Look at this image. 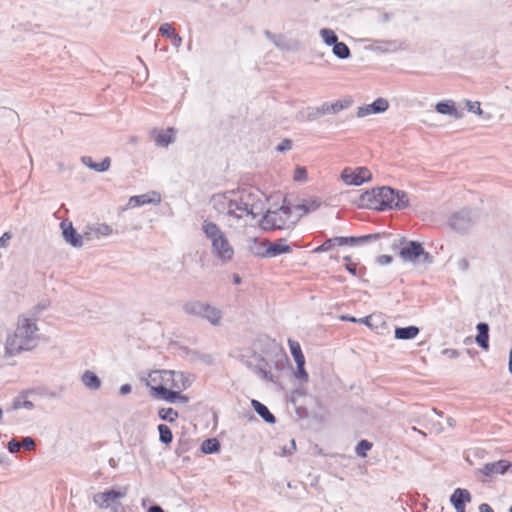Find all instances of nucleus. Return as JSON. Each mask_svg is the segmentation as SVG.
Here are the masks:
<instances>
[{
  "instance_id": "f257e3e1",
  "label": "nucleus",
  "mask_w": 512,
  "mask_h": 512,
  "mask_svg": "<svg viewBox=\"0 0 512 512\" xmlns=\"http://www.w3.org/2000/svg\"><path fill=\"white\" fill-rule=\"evenodd\" d=\"M146 384L155 398L168 402L178 400L187 403L189 401V397L181 393L190 386L191 381L182 372L155 370L149 373Z\"/></svg>"
},
{
  "instance_id": "f03ea898",
  "label": "nucleus",
  "mask_w": 512,
  "mask_h": 512,
  "mask_svg": "<svg viewBox=\"0 0 512 512\" xmlns=\"http://www.w3.org/2000/svg\"><path fill=\"white\" fill-rule=\"evenodd\" d=\"M253 196V193L247 190L229 191L214 195L212 204L215 210L226 215L229 220L255 219L259 211Z\"/></svg>"
},
{
  "instance_id": "7ed1b4c3",
  "label": "nucleus",
  "mask_w": 512,
  "mask_h": 512,
  "mask_svg": "<svg viewBox=\"0 0 512 512\" xmlns=\"http://www.w3.org/2000/svg\"><path fill=\"white\" fill-rule=\"evenodd\" d=\"M407 202L405 193L400 195L389 187L373 188L360 196L361 206L378 211L393 207L402 208L407 205Z\"/></svg>"
},
{
  "instance_id": "20e7f679",
  "label": "nucleus",
  "mask_w": 512,
  "mask_h": 512,
  "mask_svg": "<svg viewBox=\"0 0 512 512\" xmlns=\"http://www.w3.org/2000/svg\"><path fill=\"white\" fill-rule=\"evenodd\" d=\"M36 331L37 325L34 321L25 317L19 318L15 332L7 338V353L15 355L34 348L36 345Z\"/></svg>"
},
{
  "instance_id": "39448f33",
  "label": "nucleus",
  "mask_w": 512,
  "mask_h": 512,
  "mask_svg": "<svg viewBox=\"0 0 512 512\" xmlns=\"http://www.w3.org/2000/svg\"><path fill=\"white\" fill-rule=\"evenodd\" d=\"M320 206L317 200H304L301 204H284L277 211L270 212L266 218L272 221L273 226L282 229L288 223H295L300 217Z\"/></svg>"
},
{
  "instance_id": "423d86ee",
  "label": "nucleus",
  "mask_w": 512,
  "mask_h": 512,
  "mask_svg": "<svg viewBox=\"0 0 512 512\" xmlns=\"http://www.w3.org/2000/svg\"><path fill=\"white\" fill-rule=\"evenodd\" d=\"M203 230L207 237L211 239L213 251L216 256L222 261H230L233 258L234 250L217 225L205 221Z\"/></svg>"
},
{
  "instance_id": "0eeeda50",
  "label": "nucleus",
  "mask_w": 512,
  "mask_h": 512,
  "mask_svg": "<svg viewBox=\"0 0 512 512\" xmlns=\"http://www.w3.org/2000/svg\"><path fill=\"white\" fill-rule=\"evenodd\" d=\"M184 310L188 314L202 316L213 325H219L222 317V313L218 308L199 301L185 304Z\"/></svg>"
},
{
  "instance_id": "6e6552de",
  "label": "nucleus",
  "mask_w": 512,
  "mask_h": 512,
  "mask_svg": "<svg viewBox=\"0 0 512 512\" xmlns=\"http://www.w3.org/2000/svg\"><path fill=\"white\" fill-rule=\"evenodd\" d=\"M340 177L346 185L359 186L369 182L372 179V173L366 167H345Z\"/></svg>"
},
{
  "instance_id": "1a4fd4ad",
  "label": "nucleus",
  "mask_w": 512,
  "mask_h": 512,
  "mask_svg": "<svg viewBox=\"0 0 512 512\" xmlns=\"http://www.w3.org/2000/svg\"><path fill=\"white\" fill-rule=\"evenodd\" d=\"M377 238V235H368L361 238H355V237H334L327 239L323 244L318 246L314 249V252L320 253V252H327L331 250L335 246H345V245H353L357 243L359 240H368V239H375Z\"/></svg>"
},
{
  "instance_id": "9d476101",
  "label": "nucleus",
  "mask_w": 512,
  "mask_h": 512,
  "mask_svg": "<svg viewBox=\"0 0 512 512\" xmlns=\"http://www.w3.org/2000/svg\"><path fill=\"white\" fill-rule=\"evenodd\" d=\"M260 245L265 249L264 252L258 253L262 257H275L291 252V247L286 243L285 239H279L275 242L264 239L260 241Z\"/></svg>"
},
{
  "instance_id": "9b49d317",
  "label": "nucleus",
  "mask_w": 512,
  "mask_h": 512,
  "mask_svg": "<svg viewBox=\"0 0 512 512\" xmlns=\"http://www.w3.org/2000/svg\"><path fill=\"white\" fill-rule=\"evenodd\" d=\"M127 494V489H119V490H108L101 493H98L95 496V502L98 504L100 508H108L111 504L117 502L119 499L125 497Z\"/></svg>"
},
{
  "instance_id": "f8f14e48",
  "label": "nucleus",
  "mask_w": 512,
  "mask_h": 512,
  "mask_svg": "<svg viewBox=\"0 0 512 512\" xmlns=\"http://www.w3.org/2000/svg\"><path fill=\"white\" fill-rule=\"evenodd\" d=\"M60 226L66 242L70 243L74 247L82 246V236L77 233L71 222L62 221Z\"/></svg>"
},
{
  "instance_id": "ddd939ff",
  "label": "nucleus",
  "mask_w": 512,
  "mask_h": 512,
  "mask_svg": "<svg viewBox=\"0 0 512 512\" xmlns=\"http://www.w3.org/2000/svg\"><path fill=\"white\" fill-rule=\"evenodd\" d=\"M450 500L457 512H465V504L471 501V495L468 490L457 488Z\"/></svg>"
},
{
  "instance_id": "4468645a",
  "label": "nucleus",
  "mask_w": 512,
  "mask_h": 512,
  "mask_svg": "<svg viewBox=\"0 0 512 512\" xmlns=\"http://www.w3.org/2000/svg\"><path fill=\"white\" fill-rule=\"evenodd\" d=\"M114 233V229L107 223H96L88 227L86 234L92 238L108 237Z\"/></svg>"
},
{
  "instance_id": "2eb2a0df",
  "label": "nucleus",
  "mask_w": 512,
  "mask_h": 512,
  "mask_svg": "<svg viewBox=\"0 0 512 512\" xmlns=\"http://www.w3.org/2000/svg\"><path fill=\"white\" fill-rule=\"evenodd\" d=\"M511 464L507 460H499L497 462L488 463L483 467V473L486 476H493L495 474H504Z\"/></svg>"
},
{
  "instance_id": "dca6fc26",
  "label": "nucleus",
  "mask_w": 512,
  "mask_h": 512,
  "mask_svg": "<svg viewBox=\"0 0 512 512\" xmlns=\"http://www.w3.org/2000/svg\"><path fill=\"white\" fill-rule=\"evenodd\" d=\"M423 253L420 243L410 242L406 247L402 248L400 255L405 260L414 261Z\"/></svg>"
},
{
  "instance_id": "f3484780",
  "label": "nucleus",
  "mask_w": 512,
  "mask_h": 512,
  "mask_svg": "<svg viewBox=\"0 0 512 512\" xmlns=\"http://www.w3.org/2000/svg\"><path fill=\"white\" fill-rule=\"evenodd\" d=\"M160 202V195L152 192L151 194H143V195H137L132 196L129 199V205L132 207L141 206L148 203H159Z\"/></svg>"
},
{
  "instance_id": "a211bd4d",
  "label": "nucleus",
  "mask_w": 512,
  "mask_h": 512,
  "mask_svg": "<svg viewBox=\"0 0 512 512\" xmlns=\"http://www.w3.org/2000/svg\"><path fill=\"white\" fill-rule=\"evenodd\" d=\"M477 330L476 342L480 347L487 350L489 348V327L486 323H479Z\"/></svg>"
},
{
  "instance_id": "6ab92c4d",
  "label": "nucleus",
  "mask_w": 512,
  "mask_h": 512,
  "mask_svg": "<svg viewBox=\"0 0 512 512\" xmlns=\"http://www.w3.org/2000/svg\"><path fill=\"white\" fill-rule=\"evenodd\" d=\"M419 334V328L416 326L398 327L395 329V338L400 340H409Z\"/></svg>"
},
{
  "instance_id": "aec40b11",
  "label": "nucleus",
  "mask_w": 512,
  "mask_h": 512,
  "mask_svg": "<svg viewBox=\"0 0 512 512\" xmlns=\"http://www.w3.org/2000/svg\"><path fill=\"white\" fill-rule=\"evenodd\" d=\"M251 405L254 408V410L268 423H274L275 417L274 415L268 410V408L259 402L258 400L253 399L251 401Z\"/></svg>"
},
{
  "instance_id": "412c9836",
  "label": "nucleus",
  "mask_w": 512,
  "mask_h": 512,
  "mask_svg": "<svg viewBox=\"0 0 512 512\" xmlns=\"http://www.w3.org/2000/svg\"><path fill=\"white\" fill-rule=\"evenodd\" d=\"M82 161L86 166H88L98 172H104V171L108 170L110 167V158L109 157H106L99 163H94L92 161L91 157H83Z\"/></svg>"
},
{
  "instance_id": "4be33fe9",
  "label": "nucleus",
  "mask_w": 512,
  "mask_h": 512,
  "mask_svg": "<svg viewBox=\"0 0 512 512\" xmlns=\"http://www.w3.org/2000/svg\"><path fill=\"white\" fill-rule=\"evenodd\" d=\"M288 345H289L290 352H291L296 364H302V362H305V357L302 352L300 343L298 341L289 339Z\"/></svg>"
},
{
  "instance_id": "5701e85b",
  "label": "nucleus",
  "mask_w": 512,
  "mask_h": 512,
  "mask_svg": "<svg viewBox=\"0 0 512 512\" xmlns=\"http://www.w3.org/2000/svg\"><path fill=\"white\" fill-rule=\"evenodd\" d=\"M84 385L90 389H98L101 385L100 379L91 371H86L82 376Z\"/></svg>"
},
{
  "instance_id": "b1692460",
  "label": "nucleus",
  "mask_w": 512,
  "mask_h": 512,
  "mask_svg": "<svg viewBox=\"0 0 512 512\" xmlns=\"http://www.w3.org/2000/svg\"><path fill=\"white\" fill-rule=\"evenodd\" d=\"M175 130L169 128L160 132L156 137V143L161 146H167L174 141Z\"/></svg>"
},
{
  "instance_id": "393cba45",
  "label": "nucleus",
  "mask_w": 512,
  "mask_h": 512,
  "mask_svg": "<svg viewBox=\"0 0 512 512\" xmlns=\"http://www.w3.org/2000/svg\"><path fill=\"white\" fill-rule=\"evenodd\" d=\"M158 415L162 420L168 421L170 423L175 422L179 417L178 412L171 407L159 409Z\"/></svg>"
},
{
  "instance_id": "a878e982",
  "label": "nucleus",
  "mask_w": 512,
  "mask_h": 512,
  "mask_svg": "<svg viewBox=\"0 0 512 512\" xmlns=\"http://www.w3.org/2000/svg\"><path fill=\"white\" fill-rule=\"evenodd\" d=\"M436 111L440 114L456 115L457 110L452 101L439 102L436 105Z\"/></svg>"
},
{
  "instance_id": "bb28decb",
  "label": "nucleus",
  "mask_w": 512,
  "mask_h": 512,
  "mask_svg": "<svg viewBox=\"0 0 512 512\" xmlns=\"http://www.w3.org/2000/svg\"><path fill=\"white\" fill-rule=\"evenodd\" d=\"M333 53L341 59H346L350 55V49L344 42L337 41L333 45Z\"/></svg>"
},
{
  "instance_id": "cd10ccee",
  "label": "nucleus",
  "mask_w": 512,
  "mask_h": 512,
  "mask_svg": "<svg viewBox=\"0 0 512 512\" xmlns=\"http://www.w3.org/2000/svg\"><path fill=\"white\" fill-rule=\"evenodd\" d=\"M160 441L165 444H170L173 440V434L171 429L164 424L158 426Z\"/></svg>"
},
{
  "instance_id": "c85d7f7f",
  "label": "nucleus",
  "mask_w": 512,
  "mask_h": 512,
  "mask_svg": "<svg viewBox=\"0 0 512 512\" xmlns=\"http://www.w3.org/2000/svg\"><path fill=\"white\" fill-rule=\"evenodd\" d=\"M320 35L323 39V41L325 42V44L331 46V45H334L337 41H338V38L335 34V32L331 29H322L320 31Z\"/></svg>"
},
{
  "instance_id": "c756f323",
  "label": "nucleus",
  "mask_w": 512,
  "mask_h": 512,
  "mask_svg": "<svg viewBox=\"0 0 512 512\" xmlns=\"http://www.w3.org/2000/svg\"><path fill=\"white\" fill-rule=\"evenodd\" d=\"M372 446L373 444L368 440H361L355 448L356 454L359 457L364 458L367 456V452L371 450Z\"/></svg>"
},
{
  "instance_id": "7c9ffc66",
  "label": "nucleus",
  "mask_w": 512,
  "mask_h": 512,
  "mask_svg": "<svg viewBox=\"0 0 512 512\" xmlns=\"http://www.w3.org/2000/svg\"><path fill=\"white\" fill-rule=\"evenodd\" d=\"M369 107H372L374 113H380L388 109L389 103L384 98H378L372 104H369Z\"/></svg>"
},
{
  "instance_id": "2f4dec72",
  "label": "nucleus",
  "mask_w": 512,
  "mask_h": 512,
  "mask_svg": "<svg viewBox=\"0 0 512 512\" xmlns=\"http://www.w3.org/2000/svg\"><path fill=\"white\" fill-rule=\"evenodd\" d=\"M219 442L216 439H207L202 443L204 453H213L219 450Z\"/></svg>"
},
{
  "instance_id": "473e14b6",
  "label": "nucleus",
  "mask_w": 512,
  "mask_h": 512,
  "mask_svg": "<svg viewBox=\"0 0 512 512\" xmlns=\"http://www.w3.org/2000/svg\"><path fill=\"white\" fill-rule=\"evenodd\" d=\"M350 104V101L348 100H344V101H336L330 105H326V108H325V111L326 112H332V113H337L339 111H341L342 109L348 107Z\"/></svg>"
},
{
  "instance_id": "72a5a7b5",
  "label": "nucleus",
  "mask_w": 512,
  "mask_h": 512,
  "mask_svg": "<svg viewBox=\"0 0 512 512\" xmlns=\"http://www.w3.org/2000/svg\"><path fill=\"white\" fill-rule=\"evenodd\" d=\"M308 178L307 170L305 167L298 166L294 170L293 179L295 181H306Z\"/></svg>"
},
{
  "instance_id": "f704fd0d",
  "label": "nucleus",
  "mask_w": 512,
  "mask_h": 512,
  "mask_svg": "<svg viewBox=\"0 0 512 512\" xmlns=\"http://www.w3.org/2000/svg\"><path fill=\"white\" fill-rule=\"evenodd\" d=\"M159 32L166 37H171L175 33L174 27L169 23H164L160 26Z\"/></svg>"
},
{
  "instance_id": "c9c22d12",
  "label": "nucleus",
  "mask_w": 512,
  "mask_h": 512,
  "mask_svg": "<svg viewBox=\"0 0 512 512\" xmlns=\"http://www.w3.org/2000/svg\"><path fill=\"white\" fill-rule=\"evenodd\" d=\"M344 261L346 262V269L352 274L357 275V266L356 262H353L350 256H345Z\"/></svg>"
},
{
  "instance_id": "e433bc0d",
  "label": "nucleus",
  "mask_w": 512,
  "mask_h": 512,
  "mask_svg": "<svg viewBox=\"0 0 512 512\" xmlns=\"http://www.w3.org/2000/svg\"><path fill=\"white\" fill-rule=\"evenodd\" d=\"M296 365H297L296 377L306 381L308 379V374L305 370V362H302V364H296Z\"/></svg>"
},
{
  "instance_id": "4c0bfd02",
  "label": "nucleus",
  "mask_w": 512,
  "mask_h": 512,
  "mask_svg": "<svg viewBox=\"0 0 512 512\" xmlns=\"http://www.w3.org/2000/svg\"><path fill=\"white\" fill-rule=\"evenodd\" d=\"M21 443V447L25 448L28 451H31L35 448V441L31 437H25Z\"/></svg>"
},
{
  "instance_id": "58836bf2",
  "label": "nucleus",
  "mask_w": 512,
  "mask_h": 512,
  "mask_svg": "<svg viewBox=\"0 0 512 512\" xmlns=\"http://www.w3.org/2000/svg\"><path fill=\"white\" fill-rule=\"evenodd\" d=\"M467 106L470 111L475 112L478 115H481L483 112L481 109L480 102H478V101H476V102L467 101Z\"/></svg>"
},
{
  "instance_id": "ea45409f",
  "label": "nucleus",
  "mask_w": 512,
  "mask_h": 512,
  "mask_svg": "<svg viewBox=\"0 0 512 512\" xmlns=\"http://www.w3.org/2000/svg\"><path fill=\"white\" fill-rule=\"evenodd\" d=\"M373 113H374V111L372 110V107H369V105H365L358 109L357 116L365 117V116L373 114Z\"/></svg>"
},
{
  "instance_id": "a19ab883",
  "label": "nucleus",
  "mask_w": 512,
  "mask_h": 512,
  "mask_svg": "<svg viewBox=\"0 0 512 512\" xmlns=\"http://www.w3.org/2000/svg\"><path fill=\"white\" fill-rule=\"evenodd\" d=\"M21 448V443L15 439L11 440L8 443V449L11 453L19 452Z\"/></svg>"
},
{
  "instance_id": "79ce46f5",
  "label": "nucleus",
  "mask_w": 512,
  "mask_h": 512,
  "mask_svg": "<svg viewBox=\"0 0 512 512\" xmlns=\"http://www.w3.org/2000/svg\"><path fill=\"white\" fill-rule=\"evenodd\" d=\"M340 319L342 321H349V322H358V319H356L355 317L353 316H345V315H342L340 316ZM368 320H369V317H366V318H363V319H360L359 322H362V323H365V324H368Z\"/></svg>"
},
{
  "instance_id": "37998d69",
  "label": "nucleus",
  "mask_w": 512,
  "mask_h": 512,
  "mask_svg": "<svg viewBox=\"0 0 512 512\" xmlns=\"http://www.w3.org/2000/svg\"><path fill=\"white\" fill-rule=\"evenodd\" d=\"M292 142L289 139H285L282 143L277 147V150L280 152L291 149Z\"/></svg>"
},
{
  "instance_id": "c03bdc74",
  "label": "nucleus",
  "mask_w": 512,
  "mask_h": 512,
  "mask_svg": "<svg viewBox=\"0 0 512 512\" xmlns=\"http://www.w3.org/2000/svg\"><path fill=\"white\" fill-rule=\"evenodd\" d=\"M10 239H11V234L9 232H5L0 237V247H2V248L7 247L8 246V242H9Z\"/></svg>"
},
{
  "instance_id": "a18cd8bd",
  "label": "nucleus",
  "mask_w": 512,
  "mask_h": 512,
  "mask_svg": "<svg viewBox=\"0 0 512 512\" xmlns=\"http://www.w3.org/2000/svg\"><path fill=\"white\" fill-rule=\"evenodd\" d=\"M170 39L172 40V42H173V44H174L175 46H177V47H178V46H180V45H181L182 39H181V37H180L176 32L174 33V35H172V36L170 37Z\"/></svg>"
},
{
  "instance_id": "49530a36",
  "label": "nucleus",
  "mask_w": 512,
  "mask_h": 512,
  "mask_svg": "<svg viewBox=\"0 0 512 512\" xmlns=\"http://www.w3.org/2000/svg\"><path fill=\"white\" fill-rule=\"evenodd\" d=\"M380 264H389L392 262V257L389 255H382L378 259Z\"/></svg>"
},
{
  "instance_id": "de8ad7c7",
  "label": "nucleus",
  "mask_w": 512,
  "mask_h": 512,
  "mask_svg": "<svg viewBox=\"0 0 512 512\" xmlns=\"http://www.w3.org/2000/svg\"><path fill=\"white\" fill-rule=\"evenodd\" d=\"M479 512H494V510L490 505L483 503L479 506Z\"/></svg>"
},
{
  "instance_id": "09e8293b",
  "label": "nucleus",
  "mask_w": 512,
  "mask_h": 512,
  "mask_svg": "<svg viewBox=\"0 0 512 512\" xmlns=\"http://www.w3.org/2000/svg\"><path fill=\"white\" fill-rule=\"evenodd\" d=\"M130 391H131V386L129 384H124L120 387V393L123 395L130 393Z\"/></svg>"
},
{
  "instance_id": "8fccbe9b",
  "label": "nucleus",
  "mask_w": 512,
  "mask_h": 512,
  "mask_svg": "<svg viewBox=\"0 0 512 512\" xmlns=\"http://www.w3.org/2000/svg\"><path fill=\"white\" fill-rule=\"evenodd\" d=\"M148 512H164L160 506H152L149 508Z\"/></svg>"
},
{
  "instance_id": "3c124183",
  "label": "nucleus",
  "mask_w": 512,
  "mask_h": 512,
  "mask_svg": "<svg viewBox=\"0 0 512 512\" xmlns=\"http://www.w3.org/2000/svg\"><path fill=\"white\" fill-rule=\"evenodd\" d=\"M509 370H510V372H512V350L510 351V356H509Z\"/></svg>"
},
{
  "instance_id": "603ef678",
  "label": "nucleus",
  "mask_w": 512,
  "mask_h": 512,
  "mask_svg": "<svg viewBox=\"0 0 512 512\" xmlns=\"http://www.w3.org/2000/svg\"><path fill=\"white\" fill-rule=\"evenodd\" d=\"M510 512H512V507L510 508Z\"/></svg>"
}]
</instances>
